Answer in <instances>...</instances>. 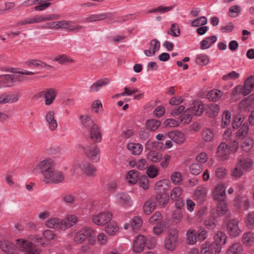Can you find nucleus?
Wrapping results in <instances>:
<instances>
[{"label":"nucleus","instance_id":"nucleus-13","mask_svg":"<svg viewBox=\"0 0 254 254\" xmlns=\"http://www.w3.org/2000/svg\"><path fill=\"white\" fill-rule=\"evenodd\" d=\"M90 137L94 143L100 142L102 140V134L100 129L97 125H93L90 130Z\"/></svg>","mask_w":254,"mask_h":254},{"label":"nucleus","instance_id":"nucleus-52","mask_svg":"<svg viewBox=\"0 0 254 254\" xmlns=\"http://www.w3.org/2000/svg\"><path fill=\"white\" fill-rule=\"evenodd\" d=\"M209 60L206 55H200L198 56L195 60L197 64L200 65H205L208 64Z\"/></svg>","mask_w":254,"mask_h":254},{"label":"nucleus","instance_id":"nucleus-9","mask_svg":"<svg viewBox=\"0 0 254 254\" xmlns=\"http://www.w3.org/2000/svg\"><path fill=\"white\" fill-rule=\"evenodd\" d=\"M238 224L239 221L237 219H233L228 222L227 230L231 236L236 237L241 234V230L239 229Z\"/></svg>","mask_w":254,"mask_h":254},{"label":"nucleus","instance_id":"nucleus-39","mask_svg":"<svg viewBox=\"0 0 254 254\" xmlns=\"http://www.w3.org/2000/svg\"><path fill=\"white\" fill-rule=\"evenodd\" d=\"M116 197L118 202L122 205L128 204L130 199L129 196L126 192L118 193Z\"/></svg>","mask_w":254,"mask_h":254},{"label":"nucleus","instance_id":"nucleus-46","mask_svg":"<svg viewBox=\"0 0 254 254\" xmlns=\"http://www.w3.org/2000/svg\"><path fill=\"white\" fill-rule=\"evenodd\" d=\"M167 33L173 37H178L180 34V30L179 25L177 23L172 24L170 29L168 30Z\"/></svg>","mask_w":254,"mask_h":254},{"label":"nucleus","instance_id":"nucleus-18","mask_svg":"<svg viewBox=\"0 0 254 254\" xmlns=\"http://www.w3.org/2000/svg\"><path fill=\"white\" fill-rule=\"evenodd\" d=\"M77 222L76 217L74 215H70L67 216L66 219L61 221L62 230H65V229L70 228L74 225Z\"/></svg>","mask_w":254,"mask_h":254},{"label":"nucleus","instance_id":"nucleus-6","mask_svg":"<svg viewBox=\"0 0 254 254\" xmlns=\"http://www.w3.org/2000/svg\"><path fill=\"white\" fill-rule=\"evenodd\" d=\"M49 174L50 177H45V182L46 184H58L62 182L64 179V176L61 172L55 171V169L51 172Z\"/></svg>","mask_w":254,"mask_h":254},{"label":"nucleus","instance_id":"nucleus-56","mask_svg":"<svg viewBox=\"0 0 254 254\" xmlns=\"http://www.w3.org/2000/svg\"><path fill=\"white\" fill-rule=\"evenodd\" d=\"M172 216L174 222L176 223L179 222L183 217L182 210L178 208H176L173 211Z\"/></svg>","mask_w":254,"mask_h":254},{"label":"nucleus","instance_id":"nucleus-45","mask_svg":"<svg viewBox=\"0 0 254 254\" xmlns=\"http://www.w3.org/2000/svg\"><path fill=\"white\" fill-rule=\"evenodd\" d=\"M162 216L161 214L159 212H155L148 220L150 224L154 225L160 224L161 223Z\"/></svg>","mask_w":254,"mask_h":254},{"label":"nucleus","instance_id":"nucleus-5","mask_svg":"<svg viewBox=\"0 0 254 254\" xmlns=\"http://www.w3.org/2000/svg\"><path fill=\"white\" fill-rule=\"evenodd\" d=\"M112 214L108 211L101 212L92 217V221L97 225H104L112 218Z\"/></svg>","mask_w":254,"mask_h":254},{"label":"nucleus","instance_id":"nucleus-25","mask_svg":"<svg viewBox=\"0 0 254 254\" xmlns=\"http://www.w3.org/2000/svg\"><path fill=\"white\" fill-rule=\"evenodd\" d=\"M227 204L224 200H220L217 204L216 216L224 215L227 212Z\"/></svg>","mask_w":254,"mask_h":254},{"label":"nucleus","instance_id":"nucleus-54","mask_svg":"<svg viewBox=\"0 0 254 254\" xmlns=\"http://www.w3.org/2000/svg\"><path fill=\"white\" fill-rule=\"evenodd\" d=\"M139 184L140 187L144 190L149 188L148 179L146 175H142L139 178Z\"/></svg>","mask_w":254,"mask_h":254},{"label":"nucleus","instance_id":"nucleus-49","mask_svg":"<svg viewBox=\"0 0 254 254\" xmlns=\"http://www.w3.org/2000/svg\"><path fill=\"white\" fill-rule=\"evenodd\" d=\"M182 190L180 187H175L174 188L171 193L170 198L173 200H177V199L180 198V196L182 193Z\"/></svg>","mask_w":254,"mask_h":254},{"label":"nucleus","instance_id":"nucleus-12","mask_svg":"<svg viewBox=\"0 0 254 254\" xmlns=\"http://www.w3.org/2000/svg\"><path fill=\"white\" fill-rule=\"evenodd\" d=\"M188 109L192 115L200 116L204 111V105L201 101H195Z\"/></svg>","mask_w":254,"mask_h":254},{"label":"nucleus","instance_id":"nucleus-34","mask_svg":"<svg viewBox=\"0 0 254 254\" xmlns=\"http://www.w3.org/2000/svg\"><path fill=\"white\" fill-rule=\"evenodd\" d=\"M147 158L152 162L158 163L162 159V155L155 150H151L148 153Z\"/></svg>","mask_w":254,"mask_h":254},{"label":"nucleus","instance_id":"nucleus-8","mask_svg":"<svg viewBox=\"0 0 254 254\" xmlns=\"http://www.w3.org/2000/svg\"><path fill=\"white\" fill-rule=\"evenodd\" d=\"M57 95V91L54 88H48L45 91H42L40 93L39 97L44 96L45 99V104L46 105H50L55 100Z\"/></svg>","mask_w":254,"mask_h":254},{"label":"nucleus","instance_id":"nucleus-61","mask_svg":"<svg viewBox=\"0 0 254 254\" xmlns=\"http://www.w3.org/2000/svg\"><path fill=\"white\" fill-rule=\"evenodd\" d=\"M142 221L140 217H135L132 219L131 225L133 230H138L142 225Z\"/></svg>","mask_w":254,"mask_h":254},{"label":"nucleus","instance_id":"nucleus-17","mask_svg":"<svg viewBox=\"0 0 254 254\" xmlns=\"http://www.w3.org/2000/svg\"><path fill=\"white\" fill-rule=\"evenodd\" d=\"M110 80L108 78H102L93 83L89 87L90 92H98L103 86L107 85Z\"/></svg>","mask_w":254,"mask_h":254},{"label":"nucleus","instance_id":"nucleus-24","mask_svg":"<svg viewBox=\"0 0 254 254\" xmlns=\"http://www.w3.org/2000/svg\"><path fill=\"white\" fill-rule=\"evenodd\" d=\"M243 247L240 243H235L230 246L226 251V254H241Z\"/></svg>","mask_w":254,"mask_h":254},{"label":"nucleus","instance_id":"nucleus-43","mask_svg":"<svg viewBox=\"0 0 254 254\" xmlns=\"http://www.w3.org/2000/svg\"><path fill=\"white\" fill-rule=\"evenodd\" d=\"M202 166L201 164L192 163L189 167L190 172L193 175H197L201 172Z\"/></svg>","mask_w":254,"mask_h":254},{"label":"nucleus","instance_id":"nucleus-57","mask_svg":"<svg viewBox=\"0 0 254 254\" xmlns=\"http://www.w3.org/2000/svg\"><path fill=\"white\" fill-rule=\"evenodd\" d=\"M146 247L148 249H153L156 244V241L155 239L150 236L145 238Z\"/></svg>","mask_w":254,"mask_h":254},{"label":"nucleus","instance_id":"nucleus-14","mask_svg":"<svg viewBox=\"0 0 254 254\" xmlns=\"http://www.w3.org/2000/svg\"><path fill=\"white\" fill-rule=\"evenodd\" d=\"M167 136L177 144H182L185 140L184 133L177 130L169 132Z\"/></svg>","mask_w":254,"mask_h":254},{"label":"nucleus","instance_id":"nucleus-48","mask_svg":"<svg viewBox=\"0 0 254 254\" xmlns=\"http://www.w3.org/2000/svg\"><path fill=\"white\" fill-rule=\"evenodd\" d=\"M5 104H11L18 101L19 95L17 94H4Z\"/></svg>","mask_w":254,"mask_h":254},{"label":"nucleus","instance_id":"nucleus-47","mask_svg":"<svg viewBox=\"0 0 254 254\" xmlns=\"http://www.w3.org/2000/svg\"><path fill=\"white\" fill-rule=\"evenodd\" d=\"M239 163L240 166L244 169H248L253 165L252 159L249 158H243L240 160Z\"/></svg>","mask_w":254,"mask_h":254},{"label":"nucleus","instance_id":"nucleus-62","mask_svg":"<svg viewBox=\"0 0 254 254\" xmlns=\"http://www.w3.org/2000/svg\"><path fill=\"white\" fill-rule=\"evenodd\" d=\"M82 28V26L76 24L74 21H70L67 30L71 32H77Z\"/></svg>","mask_w":254,"mask_h":254},{"label":"nucleus","instance_id":"nucleus-26","mask_svg":"<svg viewBox=\"0 0 254 254\" xmlns=\"http://www.w3.org/2000/svg\"><path fill=\"white\" fill-rule=\"evenodd\" d=\"M223 95V92L220 90L213 89L207 94V98L212 102H216Z\"/></svg>","mask_w":254,"mask_h":254},{"label":"nucleus","instance_id":"nucleus-11","mask_svg":"<svg viewBox=\"0 0 254 254\" xmlns=\"http://www.w3.org/2000/svg\"><path fill=\"white\" fill-rule=\"evenodd\" d=\"M79 167L87 176L93 177L96 176V168L89 162H82L79 164Z\"/></svg>","mask_w":254,"mask_h":254},{"label":"nucleus","instance_id":"nucleus-60","mask_svg":"<svg viewBox=\"0 0 254 254\" xmlns=\"http://www.w3.org/2000/svg\"><path fill=\"white\" fill-rule=\"evenodd\" d=\"M158 173V169L153 166H150L146 171L148 176L150 178H155L157 175Z\"/></svg>","mask_w":254,"mask_h":254},{"label":"nucleus","instance_id":"nucleus-38","mask_svg":"<svg viewBox=\"0 0 254 254\" xmlns=\"http://www.w3.org/2000/svg\"><path fill=\"white\" fill-rule=\"evenodd\" d=\"M254 146V140L250 138H245L243 139L241 147L246 152H248L253 148Z\"/></svg>","mask_w":254,"mask_h":254},{"label":"nucleus","instance_id":"nucleus-28","mask_svg":"<svg viewBox=\"0 0 254 254\" xmlns=\"http://www.w3.org/2000/svg\"><path fill=\"white\" fill-rule=\"evenodd\" d=\"M140 177H139V173L135 170L129 171L127 174V179L128 182L131 184H135Z\"/></svg>","mask_w":254,"mask_h":254},{"label":"nucleus","instance_id":"nucleus-10","mask_svg":"<svg viewBox=\"0 0 254 254\" xmlns=\"http://www.w3.org/2000/svg\"><path fill=\"white\" fill-rule=\"evenodd\" d=\"M145 238L144 236L138 235L133 241V250L135 253H141L146 246Z\"/></svg>","mask_w":254,"mask_h":254},{"label":"nucleus","instance_id":"nucleus-33","mask_svg":"<svg viewBox=\"0 0 254 254\" xmlns=\"http://www.w3.org/2000/svg\"><path fill=\"white\" fill-rule=\"evenodd\" d=\"M201 137L205 141H211L214 137L213 131L210 128H206L202 130L201 132Z\"/></svg>","mask_w":254,"mask_h":254},{"label":"nucleus","instance_id":"nucleus-16","mask_svg":"<svg viewBox=\"0 0 254 254\" xmlns=\"http://www.w3.org/2000/svg\"><path fill=\"white\" fill-rule=\"evenodd\" d=\"M210 214L211 218H209L204 221L205 225L208 229H212L218 225L216 220L217 216L215 214V209L213 208L211 210Z\"/></svg>","mask_w":254,"mask_h":254},{"label":"nucleus","instance_id":"nucleus-50","mask_svg":"<svg viewBox=\"0 0 254 254\" xmlns=\"http://www.w3.org/2000/svg\"><path fill=\"white\" fill-rule=\"evenodd\" d=\"M231 114L229 111H225L223 114L222 119L221 126L223 128L226 127L227 125L230 122Z\"/></svg>","mask_w":254,"mask_h":254},{"label":"nucleus","instance_id":"nucleus-63","mask_svg":"<svg viewBox=\"0 0 254 254\" xmlns=\"http://www.w3.org/2000/svg\"><path fill=\"white\" fill-rule=\"evenodd\" d=\"M210 253L211 254H219L221 250V247L213 242L210 244Z\"/></svg>","mask_w":254,"mask_h":254},{"label":"nucleus","instance_id":"nucleus-32","mask_svg":"<svg viewBox=\"0 0 254 254\" xmlns=\"http://www.w3.org/2000/svg\"><path fill=\"white\" fill-rule=\"evenodd\" d=\"M161 122L155 119L148 120L146 122V128L147 129L152 131H155L161 125Z\"/></svg>","mask_w":254,"mask_h":254},{"label":"nucleus","instance_id":"nucleus-40","mask_svg":"<svg viewBox=\"0 0 254 254\" xmlns=\"http://www.w3.org/2000/svg\"><path fill=\"white\" fill-rule=\"evenodd\" d=\"M219 106L215 103H211L209 106V111L207 113L209 116L211 118H215L216 117L219 112Z\"/></svg>","mask_w":254,"mask_h":254},{"label":"nucleus","instance_id":"nucleus-35","mask_svg":"<svg viewBox=\"0 0 254 254\" xmlns=\"http://www.w3.org/2000/svg\"><path fill=\"white\" fill-rule=\"evenodd\" d=\"M46 225L50 228H60L62 229L61 221L58 218H52L46 222Z\"/></svg>","mask_w":254,"mask_h":254},{"label":"nucleus","instance_id":"nucleus-51","mask_svg":"<svg viewBox=\"0 0 254 254\" xmlns=\"http://www.w3.org/2000/svg\"><path fill=\"white\" fill-rule=\"evenodd\" d=\"M207 21V19L205 16H201L192 21L191 25L193 27L202 26L205 25Z\"/></svg>","mask_w":254,"mask_h":254},{"label":"nucleus","instance_id":"nucleus-7","mask_svg":"<svg viewBox=\"0 0 254 254\" xmlns=\"http://www.w3.org/2000/svg\"><path fill=\"white\" fill-rule=\"evenodd\" d=\"M81 148L84 150L86 157L90 160H94L100 153V150L97 145L93 143L90 146L84 147L83 145L80 146Z\"/></svg>","mask_w":254,"mask_h":254},{"label":"nucleus","instance_id":"nucleus-19","mask_svg":"<svg viewBox=\"0 0 254 254\" xmlns=\"http://www.w3.org/2000/svg\"><path fill=\"white\" fill-rule=\"evenodd\" d=\"M217 154L221 160L227 159L229 157L227 145L224 142L220 143L217 148Z\"/></svg>","mask_w":254,"mask_h":254},{"label":"nucleus","instance_id":"nucleus-1","mask_svg":"<svg viewBox=\"0 0 254 254\" xmlns=\"http://www.w3.org/2000/svg\"><path fill=\"white\" fill-rule=\"evenodd\" d=\"M178 231L176 228L169 230L167 236L164 240V247L170 251H174L178 244Z\"/></svg>","mask_w":254,"mask_h":254},{"label":"nucleus","instance_id":"nucleus-29","mask_svg":"<svg viewBox=\"0 0 254 254\" xmlns=\"http://www.w3.org/2000/svg\"><path fill=\"white\" fill-rule=\"evenodd\" d=\"M127 148L133 155H139L142 150V146L139 143H129L127 144Z\"/></svg>","mask_w":254,"mask_h":254},{"label":"nucleus","instance_id":"nucleus-59","mask_svg":"<svg viewBox=\"0 0 254 254\" xmlns=\"http://www.w3.org/2000/svg\"><path fill=\"white\" fill-rule=\"evenodd\" d=\"M246 223L249 228L251 229L254 228V211L248 214Z\"/></svg>","mask_w":254,"mask_h":254},{"label":"nucleus","instance_id":"nucleus-55","mask_svg":"<svg viewBox=\"0 0 254 254\" xmlns=\"http://www.w3.org/2000/svg\"><path fill=\"white\" fill-rule=\"evenodd\" d=\"M249 130L248 124L245 122L243 124L241 128L237 131V135L239 137L245 136L248 134Z\"/></svg>","mask_w":254,"mask_h":254},{"label":"nucleus","instance_id":"nucleus-22","mask_svg":"<svg viewBox=\"0 0 254 254\" xmlns=\"http://www.w3.org/2000/svg\"><path fill=\"white\" fill-rule=\"evenodd\" d=\"M227 239L226 234L221 231H217L214 236V243L219 245L221 247L224 245Z\"/></svg>","mask_w":254,"mask_h":254},{"label":"nucleus","instance_id":"nucleus-30","mask_svg":"<svg viewBox=\"0 0 254 254\" xmlns=\"http://www.w3.org/2000/svg\"><path fill=\"white\" fill-rule=\"evenodd\" d=\"M156 207V202L153 200V198L146 201L143 206L144 212L146 214L151 213Z\"/></svg>","mask_w":254,"mask_h":254},{"label":"nucleus","instance_id":"nucleus-2","mask_svg":"<svg viewBox=\"0 0 254 254\" xmlns=\"http://www.w3.org/2000/svg\"><path fill=\"white\" fill-rule=\"evenodd\" d=\"M54 163L51 159H46L41 161L36 165L34 171H39L40 173L43 175L44 177H50L49 173L52 172L54 168Z\"/></svg>","mask_w":254,"mask_h":254},{"label":"nucleus","instance_id":"nucleus-31","mask_svg":"<svg viewBox=\"0 0 254 254\" xmlns=\"http://www.w3.org/2000/svg\"><path fill=\"white\" fill-rule=\"evenodd\" d=\"M197 231L189 229L187 233V241L189 244L193 245L197 242Z\"/></svg>","mask_w":254,"mask_h":254},{"label":"nucleus","instance_id":"nucleus-23","mask_svg":"<svg viewBox=\"0 0 254 254\" xmlns=\"http://www.w3.org/2000/svg\"><path fill=\"white\" fill-rule=\"evenodd\" d=\"M54 111H49L46 116V121L49 123V128L52 130L56 129L57 127V123L54 118Z\"/></svg>","mask_w":254,"mask_h":254},{"label":"nucleus","instance_id":"nucleus-42","mask_svg":"<svg viewBox=\"0 0 254 254\" xmlns=\"http://www.w3.org/2000/svg\"><path fill=\"white\" fill-rule=\"evenodd\" d=\"M244 117L242 115H236L234 117L232 122V127L234 129L239 128L244 121Z\"/></svg>","mask_w":254,"mask_h":254},{"label":"nucleus","instance_id":"nucleus-3","mask_svg":"<svg viewBox=\"0 0 254 254\" xmlns=\"http://www.w3.org/2000/svg\"><path fill=\"white\" fill-rule=\"evenodd\" d=\"M254 88V76H249L245 81L243 86L241 85L237 86L233 90V94L242 93L244 96L250 94Z\"/></svg>","mask_w":254,"mask_h":254},{"label":"nucleus","instance_id":"nucleus-20","mask_svg":"<svg viewBox=\"0 0 254 254\" xmlns=\"http://www.w3.org/2000/svg\"><path fill=\"white\" fill-rule=\"evenodd\" d=\"M0 83L6 87H11L14 85V74H4L0 75Z\"/></svg>","mask_w":254,"mask_h":254},{"label":"nucleus","instance_id":"nucleus-4","mask_svg":"<svg viewBox=\"0 0 254 254\" xmlns=\"http://www.w3.org/2000/svg\"><path fill=\"white\" fill-rule=\"evenodd\" d=\"M153 200H155L162 207H164L169 199V194L166 189L158 188L156 191V195L152 196Z\"/></svg>","mask_w":254,"mask_h":254},{"label":"nucleus","instance_id":"nucleus-37","mask_svg":"<svg viewBox=\"0 0 254 254\" xmlns=\"http://www.w3.org/2000/svg\"><path fill=\"white\" fill-rule=\"evenodd\" d=\"M242 242L247 247L252 246L254 244L253 234L250 232H247L243 235Z\"/></svg>","mask_w":254,"mask_h":254},{"label":"nucleus","instance_id":"nucleus-36","mask_svg":"<svg viewBox=\"0 0 254 254\" xmlns=\"http://www.w3.org/2000/svg\"><path fill=\"white\" fill-rule=\"evenodd\" d=\"M192 118V115L188 109L179 117L181 122L184 124H188L190 123Z\"/></svg>","mask_w":254,"mask_h":254},{"label":"nucleus","instance_id":"nucleus-41","mask_svg":"<svg viewBox=\"0 0 254 254\" xmlns=\"http://www.w3.org/2000/svg\"><path fill=\"white\" fill-rule=\"evenodd\" d=\"M105 230L109 235H114L118 230V227L116 223L112 222L105 226Z\"/></svg>","mask_w":254,"mask_h":254},{"label":"nucleus","instance_id":"nucleus-15","mask_svg":"<svg viewBox=\"0 0 254 254\" xmlns=\"http://www.w3.org/2000/svg\"><path fill=\"white\" fill-rule=\"evenodd\" d=\"M112 16L111 13H105L100 14H92L83 19L84 22H92L102 20Z\"/></svg>","mask_w":254,"mask_h":254},{"label":"nucleus","instance_id":"nucleus-58","mask_svg":"<svg viewBox=\"0 0 254 254\" xmlns=\"http://www.w3.org/2000/svg\"><path fill=\"white\" fill-rule=\"evenodd\" d=\"M55 61L58 62L60 64H64L65 62L74 63V60L72 59H70L69 57L62 55L61 56H57L55 58Z\"/></svg>","mask_w":254,"mask_h":254},{"label":"nucleus","instance_id":"nucleus-53","mask_svg":"<svg viewBox=\"0 0 254 254\" xmlns=\"http://www.w3.org/2000/svg\"><path fill=\"white\" fill-rule=\"evenodd\" d=\"M16 242L17 246L18 247L19 249H20L21 251H26L28 247V245H31V242L23 240L22 239H18L16 240Z\"/></svg>","mask_w":254,"mask_h":254},{"label":"nucleus","instance_id":"nucleus-21","mask_svg":"<svg viewBox=\"0 0 254 254\" xmlns=\"http://www.w3.org/2000/svg\"><path fill=\"white\" fill-rule=\"evenodd\" d=\"M13 247V244L9 241L6 240L0 241V248L3 252L6 254H12Z\"/></svg>","mask_w":254,"mask_h":254},{"label":"nucleus","instance_id":"nucleus-44","mask_svg":"<svg viewBox=\"0 0 254 254\" xmlns=\"http://www.w3.org/2000/svg\"><path fill=\"white\" fill-rule=\"evenodd\" d=\"M225 195V190L223 187L218 186L215 188L214 197L215 199L223 200Z\"/></svg>","mask_w":254,"mask_h":254},{"label":"nucleus","instance_id":"nucleus-27","mask_svg":"<svg viewBox=\"0 0 254 254\" xmlns=\"http://www.w3.org/2000/svg\"><path fill=\"white\" fill-rule=\"evenodd\" d=\"M217 40L216 36H212L210 37H207L200 42V48L202 50L208 49L211 44L215 43Z\"/></svg>","mask_w":254,"mask_h":254},{"label":"nucleus","instance_id":"nucleus-64","mask_svg":"<svg viewBox=\"0 0 254 254\" xmlns=\"http://www.w3.org/2000/svg\"><path fill=\"white\" fill-rule=\"evenodd\" d=\"M28 254H39L40 251L36 247V246L31 242V245H29L26 250Z\"/></svg>","mask_w":254,"mask_h":254}]
</instances>
